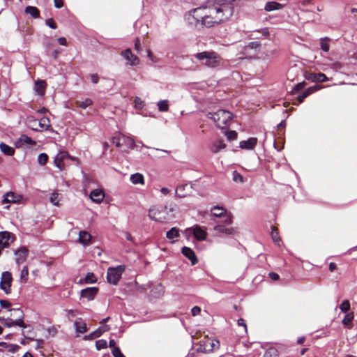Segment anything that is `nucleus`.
<instances>
[{"mask_svg": "<svg viewBox=\"0 0 357 357\" xmlns=\"http://www.w3.org/2000/svg\"><path fill=\"white\" fill-rule=\"evenodd\" d=\"M218 15L215 2L213 0H209L205 6L198 7L190 11V15L192 19L190 23L198 30L211 28L220 24Z\"/></svg>", "mask_w": 357, "mask_h": 357, "instance_id": "obj_1", "label": "nucleus"}, {"mask_svg": "<svg viewBox=\"0 0 357 357\" xmlns=\"http://www.w3.org/2000/svg\"><path fill=\"white\" fill-rule=\"evenodd\" d=\"M175 204L171 203L169 205L154 206L149 210V216L151 219L161 222H165L174 217L172 213L174 211Z\"/></svg>", "mask_w": 357, "mask_h": 357, "instance_id": "obj_2", "label": "nucleus"}, {"mask_svg": "<svg viewBox=\"0 0 357 357\" xmlns=\"http://www.w3.org/2000/svg\"><path fill=\"white\" fill-rule=\"evenodd\" d=\"M9 314H4L0 317V319L5 321L4 326L8 328L17 326L26 328V325L24 322V312L20 308H13L8 310Z\"/></svg>", "mask_w": 357, "mask_h": 357, "instance_id": "obj_3", "label": "nucleus"}, {"mask_svg": "<svg viewBox=\"0 0 357 357\" xmlns=\"http://www.w3.org/2000/svg\"><path fill=\"white\" fill-rule=\"evenodd\" d=\"M195 57L199 61H202L203 65L210 68L219 67L222 60L220 54L214 51L199 52L195 54Z\"/></svg>", "mask_w": 357, "mask_h": 357, "instance_id": "obj_4", "label": "nucleus"}, {"mask_svg": "<svg viewBox=\"0 0 357 357\" xmlns=\"http://www.w3.org/2000/svg\"><path fill=\"white\" fill-rule=\"evenodd\" d=\"M207 116L211 119L216 126L221 129L228 128L233 119L232 113L225 109H219L214 113L209 112Z\"/></svg>", "mask_w": 357, "mask_h": 357, "instance_id": "obj_5", "label": "nucleus"}, {"mask_svg": "<svg viewBox=\"0 0 357 357\" xmlns=\"http://www.w3.org/2000/svg\"><path fill=\"white\" fill-rule=\"evenodd\" d=\"M220 347V342L218 340L211 339L205 336L204 338L199 342L197 351L208 353L218 349Z\"/></svg>", "mask_w": 357, "mask_h": 357, "instance_id": "obj_6", "label": "nucleus"}, {"mask_svg": "<svg viewBox=\"0 0 357 357\" xmlns=\"http://www.w3.org/2000/svg\"><path fill=\"white\" fill-rule=\"evenodd\" d=\"M112 143L118 148H125V151L134 149L135 144V141L128 137L118 134L112 137Z\"/></svg>", "mask_w": 357, "mask_h": 357, "instance_id": "obj_7", "label": "nucleus"}, {"mask_svg": "<svg viewBox=\"0 0 357 357\" xmlns=\"http://www.w3.org/2000/svg\"><path fill=\"white\" fill-rule=\"evenodd\" d=\"M125 271V266L123 265L116 267H109L107 271V282L114 285H116L121 278V275Z\"/></svg>", "mask_w": 357, "mask_h": 357, "instance_id": "obj_8", "label": "nucleus"}, {"mask_svg": "<svg viewBox=\"0 0 357 357\" xmlns=\"http://www.w3.org/2000/svg\"><path fill=\"white\" fill-rule=\"evenodd\" d=\"M13 280V276L10 272L5 271L1 273L0 289L6 294L11 293V284Z\"/></svg>", "mask_w": 357, "mask_h": 357, "instance_id": "obj_9", "label": "nucleus"}, {"mask_svg": "<svg viewBox=\"0 0 357 357\" xmlns=\"http://www.w3.org/2000/svg\"><path fill=\"white\" fill-rule=\"evenodd\" d=\"M16 240L15 235L7 231L0 232V246L7 248Z\"/></svg>", "mask_w": 357, "mask_h": 357, "instance_id": "obj_10", "label": "nucleus"}, {"mask_svg": "<svg viewBox=\"0 0 357 357\" xmlns=\"http://www.w3.org/2000/svg\"><path fill=\"white\" fill-rule=\"evenodd\" d=\"M226 144L222 139H216L208 145V149L213 153H217L226 148Z\"/></svg>", "mask_w": 357, "mask_h": 357, "instance_id": "obj_11", "label": "nucleus"}, {"mask_svg": "<svg viewBox=\"0 0 357 357\" xmlns=\"http://www.w3.org/2000/svg\"><path fill=\"white\" fill-rule=\"evenodd\" d=\"M98 292V287H87L80 291L81 298H85L88 301H92L94 299Z\"/></svg>", "mask_w": 357, "mask_h": 357, "instance_id": "obj_12", "label": "nucleus"}, {"mask_svg": "<svg viewBox=\"0 0 357 357\" xmlns=\"http://www.w3.org/2000/svg\"><path fill=\"white\" fill-rule=\"evenodd\" d=\"M121 55L128 61L130 66H137L139 63V58L132 53L130 49H126L123 51Z\"/></svg>", "mask_w": 357, "mask_h": 357, "instance_id": "obj_13", "label": "nucleus"}, {"mask_svg": "<svg viewBox=\"0 0 357 357\" xmlns=\"http://www.w3.org/2000/svg\"><path fill=\"white\" fill-rule=\"evenodd\" d=\"M68 156H69L68 152L63 151H60L54 158V164L56 167L61 171L65 169L64 160L66 159Z\"/></svg>", "mask_w": 357, "mask_h": 357, "instance_id": "obj_14", "label": "nucleus"}, {"mask_svg": "<svg viewBox=\"0 0 357 357\" xmlns=\"http://www.w3.org/2000/svg\"><path fill=\"white\" fill-rule=\"evenodd\" d=\"M15 261L18 264L24 263L28 257L29 250L23 246L17 250L15 252Z\"/></svg>", "mask_w": 357, "mask_h": 357, "instance_id": "obj_15", "label": "nucleus"}, {"mask_svg": "<svg viewBox=\"0 0 357 357\" xmlns=\"http://www.w3.org/2000/svg\"><path fill=\"white\" fill-rule=\"evenodd\" d=\"M321 88V86H318V85L308 87L307 89H305L304 91L301 92L298 96L297 100L298 101V103L303 102L305 98H307L308 96L313 93L314 92L319 90Z\"/></svg>", "mask_w": 357, "mask_h": 357, "instance_id": "obj_16", "label": "nucleus"}, {"mask_svg": "<svg viewBox=\"0 0 357 357\" xmlns=\"http://www.w3.org/2000/svg\"><path fill=\"white\" fill-rule=\"evenodd\" d=\"M22 196L14 192H7L3 197V203H20Z\"/></svg>", "mask_w": 357, "mask_h": 357, "instance_id": "obj_17", "label": "nucleus"}, {"mask_svg": "<svg viewBox=\"0 0 357 357\" xmlns=\"http://www.w3.org/2000/svg\"><path fill=\"white\" fill-rule=\"evenodd\" d=\"M181 252L191 261L192 265H195L198 262V259L192 249L185 246L182 248Z\"/></svg>", "mask_w": 357, "mask_h": 357, "instance_id": "obj_18", "label": "nucleus"}, {"mask_svg": "<svg viewBox=\"0 0 357 357\" xmlns=\"http://www.w3.org/2000/svg\"><path fill=\"white\" fill-rule=\"evenodd\" d=\"M36 142L33 140L31 137L26 135H22L20 138L15 142V146L17 148L22 147L24 144H29L31 146L36 145Z\"/></svg>", "mask_w": 357, "mask_h": 357, "instance_id": "obj_19", "label": "nucleus"}, {"mask_svg": "<svg viewBox=\"0 0 357 357\" xmlns=\"http://www.w3.org/2000/svg\"><path fill=\"white\" fill-rule=\"evenodd\" d=\"M305 78L314 82H324L328 80L326 75L322 73H309Z\"/></svg>", "mask_w": 357, "mask_h": 357, "instance_id": "obj_20", "label": "nucleus"}, {"mask_svg": "<svg viewBox=\"0 0 357 357\" xmlns=\"http://www.w3.org/2000/svg\"><path fill=\"white\" fill-rule=\"evenodd\" d=\"M105 197V193L102 190L96 189L90 193L91 199L96 203H100Z\"/></svg>", "mask_w": 357, "mask_h": 357, "instance_id": "obj_21", "label": "nucleus"}, {"mask_svg": "<svg viewBox=\"0 0 357 357\" xmlns=\"http://www.w3.org/2000/svg\"><path fill=\"white\" fill-rule=\"evenodd\" d=\"M193 235L198 241H204L206 238L207 233L200 226L196 225L193 228Z\"/></svg>", "mask_w": 357, "mask_h": 357, "instance_id": "obj_22", "label": "nucleus"}, {"mask_svg": "<svg viewBox=\"0 0 357 357\" xmlns=\"http://www.w3.org/2000/svg\"><path fill=\"white\" fill-rule=\"evenodd\" d=\"M257 139L256 137H250L248 140L241 141L240 147L243 149H252L257 145Z\"/></svg>", "mask_w": 357, "mask_h": 357, "instance_id": "obj_23", "label": "nucleus"}, {"mask_svg": "<svg viewBox=\"0 0 357 357\" xmlns=\"http://www.w3.org/2000/svg\"><path fill=\"white\" fill-rule=\"evenodd\" d=\"M284 7V4L278 3L276 1H268L265 4L264 10L266 12H271L273 10H278L283 8Z\"/></svg>", "mask_w": 357, "mask_h": 357, "instance_id": "obj_24", "label": "nucleus"}, {"mask_svg": "<svg viewBox=\"0 0 357 357\" xmlns=\"http://www.w3.org/2000/svg\"><path fill=\"white\" fill-rule=\"evenodd\" d=\"M47 86V83L45 80L38 79L35 82V90L40 96H43Z\"/></svg>", "mask_w": 357, "mask_h": 357, "instance_id": "obj_25", "label": "nucleus"}, {"mask_svg": "<svg viewBox=\"0 0 357 357\" xmlns=\"http://www.w3.org/2000/svg\"><path fill=\"white\" fill-rule=\"evenodd\" d=\"M354 319V312H349L345 314L342 323L348 329H351L353 328L352 321H353Z\"/></svg>", "mask_w": 357, "mask_h": 357, "instance_id": "obj_26", "label": "nucleus"}, {"mask_svg": "<svg viewBox=\"0 0 357 357\" xmlns=\"http://www.w3.org/2000/svg\"><path fill=\"white\" fill-rule=\"evenodd\" d=\"M75 327L76 331L79 333L83 334L87 331L86 324L81 318L75 321Z\"/></svg>", "mask_w": 357, "mask_h": 357, "instance_id": "obj_27", "label": "nucleus"}, {"mask_svg": "<svg viewBox=\"0 0 357 357\" xmlns=\"http://www.w3.org/2000/svg\"><path fill=\"white\" fill-rule=\"evenodd\" d=\"M212 215L217 218H222L226 215L227 211L222 206H215L211 208Z\"/></svg>", "mask_w": 357, "mask_h": 357, "instance_id": "obj_28", "label": "nucleus"}, {"mask_svg": "<svg viewBox=\"0 0 357 357\" xmlns=\"http://www.w3.org/2000/svg\"><path fill=\"white\" fill-rule=\"evenodd\" d=\"M40 131L49 130L51 128L50 121L47 117H43L38 121Z\"/></svg>", "mask_w": 357, "mask_h": 357, "instance_id": "obj_29", "label": "nucleus"}, {"mask_svg": "<svg viewBox=\"0 0 357 357\" xmlns=\"http://www.w3.org/2000/svg\"><path fill=\"white\" fill-rule=\"evenodd\" d=\"M91 238V236L89 233L86 231H81L79 234V241L81 243L86 245L88 244Z\"/></svg>", "mask_w": 357, "mask_h": 357, "instance_id": "obj_30", "label": "nucleus"}, {"mask_svg": "<svg viewBox=\"0 0 357 357\" xmlns=\"http://www.w3.org/2000/svg\"><path fill=\"white\" fill-rule=\"evenodd\" d=\"M25 13L30 15L33 18H38L40 17V10L35 6H26L25 8Z\"/></svg>", "mask_w": 357, "mask_h": 357, "instance_id": "obj_31", "label": "nucleus"}, {"mask_svg": "<svg viewBox=\"0 0 357 357\" xmlns=\"http://www.w3.org/2000/svg\"><path fill=\"white\" fill-rule=\"evenodd\" d=\"M214 229L218 233L225 234L227 235L233 234L234 229L232 227H225L222 225H216Z\"/></svg>", "mask_w": 357, "mask_h": 357, "instance_id": "obj_32", "label": "nucleus"}, {"mask_svg": "<svg viewBox=\"0 0 357 357\" xmlns=\"http://www.w3.org/2000/svg\"><path fill=\"white\" fill-rule=\"evenodd\" d=\"M0 150L5 155H9V156L13 155L15 153V149L13 147L10 146L3 142H1L0 144Z\"/></svg>", "mask_w": 357, "mask_h": 357, "instance_id": "obj_33", "label": "nucleus"}, {"mask_svg": "<svg viewBox=\"0 0 357 357\" xmlns=\"http://www.w3.org/2000/svg\"><path fill=\"white\" fill-rule=\"evenodd\" d=\"M186 188L190 190L191 187L187 184L178 186L176 190V195L179 197H187L188 195V193L185 192Z\"/></svg>", "mask_w": 357, "mask_h": 357, "instance_id": "obj_34", "label": "nucleus"}, {"mask_svg": "<svg viewBox=\"0 0 357 357\" xmlns=\"http://www.w3.org/2000/svg\"><path fill=\"white\" fill-rule=\"evenodd\" d=\"M130 181L135 185L144 184V178L142 174L136 173L130 176Z\"/></svg>", "mask_w": 357, "mask_h": 357, "instance_id": "obj_35", "label": "nucleus"}, {"mask_svg": "<svg viewBox=\"0 0 357 357\" xmlns=\"http://www.w3.org/2000/svg\"><path fill=\"white\" fill-rule=\"evenodd\" d=\"M27 125L32 130L40 131V128L38 127V121L34 119L33 116H29L27 118Z\"/></svg>", "mask_w": 357, "mask_h": 357, "instance_id": "obj_36", "label": "nucleus"}, {"mask_svg": "<svg viewBox=\"0 0 357 357\" xmlns=\"http://www.w3.org/2000/svg\"><path fill=\"white\" fill-rule=\"evenodd\" d=\"M0 305L3 310H0V314H8V310H11V303L8 300H0Z\"/></svg>", "mask_w": 357, "mask_h": 357, "instance_id": "obj_37", "label": "nucleus"}, {"mask_svg": "<svg viewBox=\"0 0 357 357\" xmlns=\"http://www.w3.org/2000/svg\"><path fill=\"white\" fill-rule=\"evenodd\" d=\"M331 39L328 37H324L320 39V46L323 51L328 52L330 49Z\"/></svg>", "mask_w": 357, "mask_h": 357, "instance_id": "obj_38", "label": "nucleus"}, {"mask_svg": "<svg viewBox=\"0 0 357 357\" xmlns=\"http://www.w3.org/2000/svg\"><path fill=\"white\" fill-rule=\"evenodd\" d=\"M179 236H180L179 229L176 227H172L166 234V237L170 240H172L174 238L179 237Z\"/></svg>", "mask_w": 357, "mask_h": 357, "instance_id": "obj_39", "label": "nucleus"}, {"mask_svg": "<svg viewBox=\"0 0 357 357\" xmlns=\"http://www.w3.org/2000/svg\"><path fill=\"white\" fill-rule=\"evenodd\" d=\"M271 229H272V231H271L272 239L275 243L279 244V243L281 241V238L279 236L278 229L275 226H272Z\"/></svg>", "mask_w": 357, "mask_h": 357, "instance_id": "obj_40", "label": "nucleus"}, {"mask_svg": "<svg viewBox=\"0 0 357 357\" xmlns=\"http://www.w3.org/2000/svg\"><path fill=\"white\" fill-rule=\"evenodd\" d=\"M75 104L78 107L86 109L93 104V101L90 98H86L84 101H76Z\"/></svg>", "mask_w": 357, "mask_h": 357, "instance_id": "obj_41", "label": "nucleus"}, {"mask_svg": "<svg viewBox=\"0 0 357 357\" xmlns=\"http://www.w3.org/2000/svg\"><path fill=\"white\" fill-rule=\"evenodd\" d=\"M158 109L160 112H167L169 109L168 101L166 100H160L158 102Z\"/></svg>", "mask_w": 357, "mask_h": 357, "instance_id": "obj_42", "label": "nucleus"}, {"mask_svg": "<svg viewBox=\"0 0 357 357\" xmlns=\"http://www.w3.org/2000/svg\"><path fill=\"white\" fill-rule=\"evenodd\" d=\"M263 357H278V350L274 348L268 349L266 351Z\"/></svg>", "mask_w": 357, "mask_h": 357, "instance_id": "obj_43", "label": "nucleus"}, {"mask_svg": "<svg viewBox=\"0 0 357 357\" xmlns=\"http://www.w3.org/2000/svg\"><path fill=\"white\" fill-rule=\"evenodd\" d=\"M350 302L349 300H344L340 305V310L344 312L347 313L350 310Z\"/></svg>", "mask_w": 357, "mask_h": 357, "instance_id": "obj_44", "label": "nucleus"}, {"mask_svg": "<svg viewBox=\"0 0 357 357\" xmlns=\"http://www.w3.org/2000/svg\"><path fill=\"white\" fill-rule=\"evenodd\" d=\"M47 160L48 155L46 153H42L39 154L38 157V162L40 165H45L47 162Z\"/></svg>", "mask_w": 357, "mask_h": 357, "instance_id": "obj_45", "label": "nucleus"}, {"mask_svg": "<svg viewBox=\"0 0 357 357\" xmlns=\"http://www.w3.org/2000/svg\"><path fill=\"white\" fill-rule=\"evenodd\" d=\"M306 86V82H300V83H298L297 84H296V86L294 87V89H292L291 91V93L292 94H296V93H298L299 91L305 88V86Z\"/></svg>", "mask_w": 357, "mask_h": 357, "instance_id": "obj_46", "label": "nucleus"}, {"mask_svg": "<svg viewBox=\"0 0 357 357\" xmlns=\"http://www.w3.org/2000/svg\"><path fill=\"white\" fill-rule=\"evenodd\" d=\"M84 280L86 283H95L97 281V278L93 273H88Z\"/></svg>", "mask_w": 357, "mask_h": 357, "instance_id": "obj_47", "label": "nucleus"}, {"mask_svg": "<svg viewBox=\"0 0 357 357\" xmlns=\"http://www.w3.org/2000/svg\"><path fill=\"white\" fill-rule=\"evenodd\" d=\"M225 135L229 141H233L237 139V132L234 130H228L225 132Z\"/></svg>", "mask_w": 357, "mask_h": 357, "instance_id": "obj_48", "label": "nucleus"}, {"mask_svg": "<svg viewBox=\"0 0 357 357\" xmlns=\"http://www.w3.org/2000/svg\"><path fill=\"white\" fill-rule=\"evenodd\" d=\"M59 195L57 193V192H53L51 196H50V202L52 203L55 206H59Z\"/></svg>", "mask_w": 357, "mask_h": 357, "instance_id": "obj_49", "label": "nucleus"}, {"mask_svg": "<svg viewBox=\"0 0 357 357\" xmlns=\"http://www.w3.org/2000/svg\"><path fill=\"white\" fill-rule=\"evenodd\" d=\"M96 346L98 350H100L107 347V342L105 340H100L96 342Z\"/></svg>", "mask_w": 357, "mask_h": 357, "instance_id": "obj_50", "label": "nucleus"}, {"mask_svg": "<svg viewBox=\"0 0 357 357\" xmlns=\"http://www.w3.org/2000/svg\"><path fill=\"white\" fill-rule=\"evenodd\" d=\"M233 180L235 182L243 183V176L240 173H238L236 171H234L233 172Z\"/></svg>", "mask_w": 357, "mask_h": 357, "instance_id": "obj_51", "label": "nucleus"}, {"mask_svg": "<svg viewBox=\"0 0 357 357\" xmlns=\"http://www.w3.org/2000/svg\"><path fill=\"white\" fill-rule=\"evenodd\" d=\"M102 333H103L101 331V328H98L97 330L90 333L89 336L91 339H94L100 337Z\"/></svg>", "mask_w": 357, "mask_h": 357, "instance_id": "obj_52", "label": "nucleus"}, {"mask_svg": "<svg viewBox=\"0 0 357 357\" xmlns=\"http://www.w3.org/2000/svg\"><path fill=\"white\" fill-rule=\"evenodd\" d=\"M112 352L114 357H125V356L121 353L119 347L113 348L112 349Z\"/></svg>", "mask_w": 357, "mask_h": 357, "instance_id": "obj_53", "label": "nucleus"}, {"mask_svg": "<svg viewBox=\"0 0 357 357\" xmlns=\"http://www.w3.org/2000/svg\"><path fill=\"white\" fill-rule=\"evenodd\" d=\"M28 275H29L28 268H27V266H24L21 271V275H20L21 279L26 281Z\"/></svg>", "mask_w": 357, "mask_h": 357, "instance_id": "obj_54", "label": "nucleus"}, {"mask_svg": "<svg viewBox=\"0 0 357 357\" xmlns=\"http://www.w3.org/2000/svg\"><path fill=\"white\" fill-rule=\"evenodd\" d=\"M46 24L50 27L51 29H56L57 28V25L52 18L47 19L46 20Z\"/></svg>", "mask_w": 357, "mask_h": 357, "instance_id": "obj_55", "label": "nucleus"}, {"mask_svg": "<svg viewBox=\"0 0 357 357\" xmlns=\"http://www.w3.org/2000/svg\"><path fill=\"white\" fill-rule=\"evenodd\" d=\"M222 218H224L223 222L225 225H231L232 223V216L231 214H227V213Z\"/></svg>", "mask_w": 357, "mask_h": 357, "instance_id": "obj_56", "label": "nucleus"}, {"mask_svg": "<svg viewBox=\"0 0 357 357\" xmlns=\"http://www.w3.org/2000/svg\"><path fill=\"white\" fill-rule=\"evenodd\" d=\"M135 107L137 109H142L144 107V102L138 97L135 99Z\"/></svg>", "mask_w": 357, "mask_h": 357, "instance_id": "obj_57", "label": "nucleus"}, {"mask_svg": "<svg viewBox=\"0 0 357 357\" xmlns=\"http://www.w3.org/2000/svg\"><path fill=\"white\" fill-rule=\"evenodd\" d=\"M248 47L251 49H257L261 47V43L259 41L250 42L248 44Z\"/></svg>", "mask_w": 357, "mask_h": 357, "instance_id": "obj_58", "label": "nucleus"}, {"mask_svg": "<svg viewBox=\"0 0 357 357\" xmlns=\"http://www.w3.org/2000/svg\"><path fill=\"white\" fill-rule=\"evenodd\" d=\"M135 49L137 53H139L142 51L141 43L139 38H137L135 41Z\"/></svg>", "mask_w": 357, "mask_h": 357, "instance_id": "obj_59", "label": "nucleus"}, {"mask_svg": "<svg viewBox=\"0 0 357 357\" xmlns=\"http://www.w3.org/2000/svg\"><path fill=\"white\" fill-rule=\"evenodd\" d=\"M201 312V308L199 306H195L191 310V313L192 316H197Z\"/></svg>", "mask_w": 357, "mask_h": 357, "instance_id": "obj_60", "label": "nucleus"}, {"mask_svg": "<svg viewBox=\"0 0 357 357\" xmlns=\"http://www.w3.org/2000/svg\"><path fill=\"white\" fill-rule=\"evenodd\" d=\"M238 325L240 326H243L244 328L245 332H247V325H246L245 319L240 318L238 320Z\"/></svg>", "mask_w": 357, "mask_h": 357, "instance_id": "obj_61", "label": "nucleus"}, {"mask_svg": "<svg viewBox=\"0 0 357 357\" xmlns=\"http://www.w3.org/2000/svg\"><path fill=\"white\" fill-rule=\"evenodd\" d=\"M54 6L61 8L63 6V0H54Z\"/></svg>", "mask_w": 357, "mask_h": 357, "instance_id": "obj_62", "label": "nucleus"}, {"mask_svg": "<svg viewBox=\"0 0 357 357\" xmlns=\"http://www.w3.org/2000/svg\"><path fill=\"white\" fill-rule=\"evenodd\" d=\"M91 80L93 84H97L99 81V77L98 74H91Z\"/></svg>", "mask_w": 357, "mask_h": 357, "instance_id": "obj_63", "label": "nucleus"}, {"mask_svg": "<svg viewBox=\"0 0 357 357\" xmlns=\"http://www.w3.org/2000/svg\"><path fill=\"white\" fill-rule=\"evenodd\" d=\"M78 314V311L77 310H67V315L68 317H75L77 314Z\"/></svg>", "mask_w": 357, "mask_h": 357, "instance_id": "obj_64", "label": "nucleus"}]
</instances>
